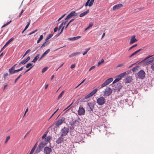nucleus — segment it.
I'll use <instances>...</instances> for the list:
<instances>
[{
    "label": "nucleus",
    "instance_id": "obj_1",
    "mask_svg": "<svg viewBox=\"0 0 154 154\" xmlns=\"http://www.w3.org/2000/svg\"><path fill=\"white\" fill-rule=\"evenodd\" d=\"M145 73L143 70H141L138 72L136 75V77L140 79H143L145 77Z\"/></svg>",
    "mask_w": 154,
    "mask_h": 154
},
{
    "label": "nucleus",
    "instance_id": "obj_2",
    "mask_svg": "<svg viewBox=\"0 0 154 154\" xmlns=\"http://www.w3.org/2000/svg\"><path fill=\"white\" fill-rule=\"evenodd\" d=\"M106 101V99L103 96L100 97L97 99V104L100 106L104 104Z\"/></svg>",
    "mask_w": 154,
    "mask_h": 154
},
{
    "label": "nucleus",
    "instance_id": "obj_3",
    "mask_svg": "<svg viewBox=\"0 0 154 154\" xmlns=\"http://www.w3.org/2000/svg\"><path fill=\"white\" fill-rule=\"evenodd\" d=\"M69 129L65 127L62 128L60 130V134L61 136H65L69 132Z\"/></svg>",
    "mask_w": 154,
    "mask_h": 154
},
{
    "label": "nucleus",
    "instance_id": "obj_4",
    "mask_svg": "<svg viewBox=\"0 0 154 154\" xmlns=\"http://www.w3.org/2000/svg\"><path fill=\"white\" fill-rule=\"evenodd\" d=\"M113 80V79L112 78H110L108 79L101 85V87H100V88H101L106 86V85H108L112 82Z\"/></svg>",
    "mask_w": 154,
    "mask_h": 154
},
{
    "label": "nucleus",
    "instance_id": "obj_5",
    "mask_svg": "<svg viewBox=\"0 0 154 154\" xmlns=\"http://www.w3.org/2000/svg\"><path fill=\"white\" fill-rule=\"evenodd\" d=\"M112 91L111 88L109 87L107 88L104 92V95L105 96H109L112 93Z\"/></svg>",
    "mask_w": 154,
    "mask_h": 154
},
{
    "label": "nucleus",
    "instance_id": "obj_6",
    "mask_svg": "<svg viewBox=\"0 0 154 154\" xmlns=\"http://www.w3.org/2000/svg\"><path fill=\"white\" fill-rule=\"evenodd\" d=\"M78 13H76L75 11H71L66 17L65 18V20H68L73 16H76L77 15Z\"/></svg>",
    "mask_w": 154,
    "mask_h": 154
},
{
    "label": "nucleus",
    "instance_id": "obj_7",
    "mask_svg": "<svg viewBox=\"0 0 154 154\" xmlns=\"http://www.w3.org/2000/svg\"><path fill=\"white\" fill-rule=\"evenodd\" d=\"M97 91V88H95L88 95H86L84 97V98L85 99H87L92 96Z\"/></svg>",
    "mask_w": 154,
    "mask_h": 154
},
{
    "label": "nucleus",
    "instance_id": "obj_8",
    "mask_svg": "<svg viewBox=\"0 0 154 154\" xmlns=\"http://www.w3.org/2000/svg\"><path fill=\"white\" fill-rule=\"evenodd\" d=\"M65 119L64 117H62L59 120L55 123V125L58 126L65 122Z\"/></svg>",
    "mask_w": 154,
    "mask_h": 154
},
{
    "label": "nucleus",
    "instance_id": "obj_9",
    "mask_svg": "<svg viewBox=\"0 0 154 154\" xmlns=\"http://www.w3.org/2000/svg\"><path fill=\"white\" fill-rule=\"evenodd\" d=\"M85 110L83 107L80 106L78 111V114L79 115H82L85 114Z\"/></svg>",
    "mask_w": 154,
    "mask_h": 154
},
{
    "label": "nucleus",
    "instance_id": "obj_10",
    "mask_svg": "<svg viewBox=\"0 0 154 154\" xmlns=\"http://www.w3.org/2000/svg\"><path fill=\"white\" fill-rule=\"evenodd\" d=\"M135 37L136 36L135 35H132L131 37L129 43L130 45L132 44L137 41V40L135 38Z\"/></svg>",
    "mask_w": 154,
    "mask_h": 154
},
{
    "label": "nucleus",
    "instance_id": "obj_11",
    "mask_svg": "<svg viewBox=\"0 0 154 154\" xmlns=\"http://www.w3.org/2000/svg\"><path fill=\"white\" fill-rule=\"evenodd\" d=\"M123 6V5L122 4H118L113 6L112 8V10L114 11H116Z\"/></svg>",
    "mask_w": 154,
    "mask_h": 154
},
{
    "label": "nucleus",
    "instance_id": "obj_12",
    "mask_svg": "<svg viewBox=\"0 0 154 154\" xmlns=\"http://www.w3.org/2000/svg\"><path fill=\"white\" fill-rule=\"evenodd\" d=\"M44 150L45 154H50L52 151V149L51 148L46 147L45 148Z\"/></svg>",
    "mask_w": 154,
    "mask_h": 154
},
{
    "label": "nucleus",
    "instance_id": "obj_13",
    "mask_svg": "<svg viewBox=\"0 0 154 154\" xmlns=\"http://www.w3.org/2000/svg\"><path fill=\"white\" fill-rule=\"evenodd\" d=\"M17 65V64H14L11 68L9 69L8 71L10 74H13L15 73V71L14 69Z\"/></svg>",
    "mask_w": 154,
    "mask_h": 154
},
{
    "label": "nucleus",
    "instance_id": "obj_14",
    "mask_svg": "<svg viewBox=\"0 0 154 154\" xmlns=\"http://www.w3.org/2000/svg\"><path fill=\"white\" fill-rule=\"evenodd\" d=\"M46 144L47 143L46 142H42L40 144L38 147L39 149L41 150V149L43 148L45 146Z\"/></svg>",
    "mask_w": 154,
    "mask_h": 154
},
{
    "label": "nucleus",
    "instance_id": "obj_15",
    "mask_svg": "<svg viewBox=\"0 0 154 154\" xmlns=\"http://www.w3.org/2000/svg\"><path fill=\"white\" fill-rule=\"evenodd\" d=\"M63 137V136H61L60 135V136L56 140V143L57 144L61 143L64 140V138Z\"/></svg>",
    "mask_w": 154,
    "mask_h": 154
},
{
    "label": "nucleus",
    "instance_id": "obj_16",
    "mask_svg": "<svg viewBox=\"0 0 154 154\" xmlns=\"http://www.w3.org/2000/svg\"><path fill=\"white\" fill-rule=\"evenodd\" d=\"M81 37L80 36H77V37H75L72 38H68L67 39L70 41H74L78 40Z\"/></svg>",
    "mask_w": 154,
    "mask_h": 154
},
{
    "label": "nucleus",
    "instance_id": "obj_17",
    "mask_svg": "<svg viewBox=\"0 0 154 154\" xmlns=\"http://www.w3.org/2000/svg\"><path fill=\"white\" fill-rule=\"evenodd\" d=\"M132 77L131 76H128L125 79V82L126 83H130L132 80Z\"/></svg>",
    "mask_w": 154,
    "mask_h": 154
},
{
    "label": "nucleus",
    "instance_id": "obj_18",
    "mask_svg": "<svg viewBox=\"0 0 154 154\" xmlns=\"http://www.w3.org/2000/svg\"><path fill=\"white\" fill-rule=\"evenodd\" d=\"M89 12V10H88L86 11L83 12V13L79 15V17H82L85 15H86Z\"/></svg>",
    "mask_w": 154,
    "mask_h": 154
},
{
    "label": "nucleus",
    "instance_id": "obj_19",
    "mask_svg": "<svg viewBox=\"0 0 154 154\" xmlns=\"http://www.w3.org/2000/svg\"><path fill=\"white\" fill-rule=\"evenodd\" d=\"M80 52H76L74 53L71 54L69 56V58L74 57L75 56H76L80 54Z\"/></svg>",
    "mask_w": 154,
    "mask_h": 154
},
{
    "label": "nucleus",
    "instance_id": "obj_20",
    "mask_svg": "<svg viewBox=\"0 0 154 154\" xmlns=\"http://www.w3.org/2000/svg\"><path fill=\"white\" fill-rule=\"evenodd\" d=\"M89 106L91 111H93L94 108V105L91 103H88L87 104Z\"/></svg>",
    "mask_w": 154,
    "mask_h": 154
},
{
    "label": "nucleus",
    "instance_id": "obj_21",
    "mask_svg": "<svg viewBox=\"0 0 154 154\" xmlns=\"http://www.w3.org/2000/svg\"><path fill=\"white\" fill-rule=\"evenodd\" d=\"M126 74V72H125L123 73L120 74L119 75L117 76V77H119L120 79L123 77L124 76H125Z\"/></svg>",
    "mask_w": 154,
    "mask_h": 154
},
{
    "label": "nucleus",
    "instance_id": "obj_22",
    "mask_svg": "<svg viewBox=\"0 0 154 154\" xmlns=\"http://www.w3.org/2000/svg\"><path fill=\"white\" fill-rule=\"evenodd\" d=\"M14 40V38H11L4 45V46H3L4 48L7 45H8L12 41Z\"/></svg>",
    "mask_w": 154,
    "mask_h": 154
},
{
    "label": "nucleus",
    "instance_id": "obj_23",
    "mask_svg": "<svg viewBox=\"0 0 154 154\" xmlns=\"http://www.w3.org/2000/svg\"><path fill=\"white\" fill-rule=\"evenodd\" d=\"M33 66H32V64L29 63L27 64L26 66V68H31V69L33 67Z\"/></svg>",
    "mask_w": 154,
    "mask_h": 154
},
{
    "label": "nucleus",
    "instance_id": "obj_24",
    "mask_svg": "<svg viewBox=\"0 0 154 154\" xmlns=\"http://www.w3.org/2000/svg\"><path fill=\"white\" fill-rule=\"evenodd\" d=\"M39 57V55L38 54L34 57L33 60L32 61V62L34 63L38 59Z\"/></svg>",
    "mask_w": 154,
    "mask_h": 154
},
{
    "label": "nucleus",
    "instance_id": "obj_25",
    "mask_svg": "<svg viewBox=\"0 0 154 154\" xmlns=\"http://www.w3.org/2000/svg\"><path fill=\"white\" fill-rule=\"evenodd\" d=\"M153 60H154V57L150 58V60L147 62L146 64H148L151 63H152Z\"/></svg>",
    "mask_w": 154,
    "mask_h": 154
},
{
    "label": "nucleus",
    "instance_id": "obj_26",
    "mask_svg": "<svg viewBox=\"0 0 154 154\" xmlns=\"http://www.w3.org/2000/svg\"><path fill=\"white\" fill-rule=\"evenodd\" d=\"M53 35V34L52 33L49 34L47 37L45 39V41H47L48 39L51 38Z\"/></svg>",
    "mask_w": 154,
    "mask_h": 154
},
{
    "label": "nucleus",
    "instance_id": "obj_27",
    "mask_svg": "<svg viewBox=\"0 0 154 154\" xmlns=\"http://www.w3.org/2000/svg\"><path fill=\"white\" fill-rule=\"evenodd\" d=\"M27 62L26 61V60H23L22 61H21V62H20L19 63V65H20L21 64L24 65L25 64H26Z\"/></svg>",
    "mask_w": 154,
    "mask_h": 154
},
{
    "label": "nucleus",
    "instance_id": "obj_28",
    "mask_svg": "<svg viewBox=\"0 0 154 154\" xmlns=\"http://www.w3.org/2000/svg\"><path fill=\"white\" fill-rule=\"evenodd\" d=\"M51 138V137L50 136H48L45 138V141L46 142H48L49 141Z\"/></svg>",
    "mask_w": 154,
    "mask_h": 154
},
{
    "label": "nucleus",
    "instance_id": "obj_29",
    "mask_svg": "<svg viewBox=\"0 0 154 154\" xmlns=\"http://www.w3.org/2000/svg\"><path fill=\"white\" fill-rule=\"evenodd\" d=\"M48 44V41H47L42 45L41 47H44L47 46Z\"/></svg>",
    "mask_w": 154,
    "mask_h": 154
},
{
    "label": "nucleus",
    "instance_id": "obj_30",
    "mask_svg": "<svg viewBox=\"0 0 154 154\" xmlns=\"http://www.w3.org/2000/svg\"><path fill=\"white\" fill-rule=\"evenodd\" d=\"M64 91H62L61 93L59 95L58 97V99H59L60 98H61L62 97V95L64 92Z\"/></svg>",
    "mask_w": 154,
    "mask_h": 154
},
{
    "label": "nucleus",
    "instance_id": "obj_31",
    "mask_svg": "<svg viewBox=\"0 0 154 154\" xmlns=\"http://www.w3.org/2000/svg\"><path fill=\"white\" fill-rule=\"evenodd\" d=\"M43 38V36L42 35H41L40 36V37L38 39V40L37 43H39L42 40Z\"/></svg>",
    "mask_w": 154,
    "mask_h": 154
},
{
    "label": "nucleus",
    "instance_id": "obj_32",
    "mask_svg": "<svg viewBox=\"0 0 154 154\" xmlns=\"http://www.w3.org/2000/svg\"><path fill=\"white\" fill-rule=\"evenodd\" d=\"M120 80V79H119V77H117V78L113 82L112 84H114L118 82Z\"/></svg>",
    "mask_w": 154,
    "mask_h": 154
},
{
    "label": "nucleus",
    "instance_id": "obj_33",
    "mask_svg": "<svg viewBox=\"0 0 154 154\" xmlns=\"http://www.w3.org/2000/svg\"><path fill=\"white\" fill-rule=\"evenodd\" d=\"M94 0H91V1L90 2H89V3L88 5V6L89 7H91L93 5L94 3Z\"/></svg>",
    "mask_w": 154,
    "mask_h": 154
},
{
    "label": "nucleus",
    "instance_id": "obj_34",
    "mask_svg": "<svg viewBox=\"0 0 154 154\" xmlns=\"http://www.w3.org/2000/svg\"><path fill=\"white\" fill-rule=\"evenodd\" d=\"M104 62V60L103 59H102L101 61L98 62L97 64V66H100L102 63Z\"/></svg>",
    "mask_w": 154,
    "mask_h": 154
},
{
    "label": "nucleus",
    "instance_id": "obj_35",
    "mask_svg": "<svg viewBox=\"0 0 154 154\" xmlns=\"http://www.w3.org/2000/svg\"><path fill=\"white\" fill-rule=\"evenodd\" d=\"M90 48H88V49H85V51L83 53V55H85L86 53H87V52L90 50Z\"/></svg>",
    "mask_w": 154,
    "mask_h": 154
},
{
    "label": "nucleus",
    "instance_id": "obj_36",
    "mask_svg": "<svg viewBox=\"0 0 154 154\" xmlns=\"http://www.w3.org/2000/svg\"><path fill=\"white\" fill-rule=\"evenodd\" d=\"M12 22V21L11 20L9 22H8L7 23L4 24L2 27V28L3 27H4L7 26L9 24H10L11 22Z\"/></svg>",
    "mask_w": 154,
    "mask_h": 154
},
{
    "label": "nucleus",
    "instance_id": "obj_37",
    "mask_svg": "<svg viewBox=\"0 0 154 154\" xmlns=\"http://www.w3.org/2000/svg\"><path fill=\"white\" fill-rule=\"evenodd\" d=\"M10 136H9L6 137V140L5 142V143L6 144L8 142V141L10 139Z\"/></svg>",
    "mask_w": 154,
    "mask_h": 154
},
{
    "label": "nucleus",
    "instance_id": "obj_38",
    "mask_svg": "<svg viewBox=\"0 0 154 154\" xmlns=\"http://www.w3.org/2000/svg\"><path fill=\"white\" fill-rule=\"evenodd\" d=\"M138 66H136L134 67L132 69V71L133 72H135L137 70Z\"/></svg>",
    "mask_w": 154,
    "mask_h": 154
},
{
    "label": "nucleus",
    "instance_id": "obj_39",
    "mask_svg": "<svg viewBox=\"0 0 154 154\" xmlns=\"http://www.w3.org/2000/svg\"><path fill=\"white\" fill-rule=\"evenodd\" d=\"M30 20H29V22H28V24L26 26H25V28H24L25 30H26L28 28V27L29 26V25L30 23Z\"/></svg>",
    "mask_w": 154,
    "mask_h": 154
},
{
    "label": "nucleus",
    "instance_id": "obj_40",
    "mask_svg": "<svg viewBox=\"0 0 154 154\" xmlns=\"http://www.w3.org/2000/svg\"><path fill=\"white\" fill-rule=\"evenodd\" d=\"M22 75V74H20L17 78V79H15V81H14V83H15L17 81V80L20 78V77H21V76Z\"/></svg>",
    "mask_w": 154,
    "mask_h": 154
},
{
    "label": "nucleus",
    "instance_id": "obj_41",
    "mask_svg": "<svg viewBox=\"0 0 154 154\" xmlns=\"http://www.w3.org/2000/svg\"><path fill=\"white\" fill-rule=\"evenodd\" d=\"M142 50V49H140L137 51H135V52H134V55H136V54H137L140 51Z\"/></svg>",
    "mask_w": 154,
    "mask_h": 154
},
{
    "label": "nucleus",
    "instance_id": "obj_42",
    "mask_svg": "<svg viewBox=\"0 0 154 154\" xmlns=\"http://www.w3.org/2000/svg\"><path fill=\"white\" fill-rule=\"evenodd\" d=\"M137 46V44H135L133 45H132V46H131V47L129 49V50H131V49H132V48Z\"/></svg>",
    "mask_w": 154,
    "mask_h": 154
},
{
    "label": "nucleus",
    "instance_id": "obj_43",
    "mask_svg": "<svg viewBox=\"0 0 154 154\" xmlns=\"http://www.w3.org/2000/svg\"><path fill=\"white\" fill-rule=\"evenodd\" d=\"M30 49H28V50L25 52L24 54V55L23 56V57H24L28 53L30 52Z\"/></svg>",
    "mask_w": 154,
    "mask_h": 154
},
{
    "label": "nucleus",
    "instance_id": "obj_44",
    "mask_svg": "<svg viewBox=\"0 0 154 154\" xmlns=\"http://www.w3.org/2000/svg\"><path fill=\"white\" fill-rule=\"evenodd\" d=\"M151 68L153 71H154V62H153L151 64Z\"/></svg>",
    "mask_w": 154,
    "mask_h": 154
},
{
    "label": "nucleus",
    "instance_id": "obj_45",
    "mask_svg": "<svg viewBox=\"0 0 154 154\" xmlns=\"http://www.w3.org/2000/svg\"><path fill=\"white\" fill-rule=\"evenodd\" d=\"M48 69L47 67H45L42 69V73L44 72Z\"/></svg>",
    "mask_w": 154,
    "mask_h": 154
},
{
    "label": "nucleus",
    "instance_id": "obj_46",
    "mask_svg": "<svg viewBox=\"0 0 154 154\" xmlns=\"http://www.w3.org/2000/svg\"><path fill=\"white\" fill-rule=\"evenodd\" d=\"M90 0H88L87 2H86L85 4V6L87 7L88 6L89 3L90 2Z\"/></svg>",
    "mask_w": 154,
    "mask_h": 154
},
{
    "label": "nucleus",
    "instance_id": "obj_47",
    "mask_svg": "<svg viewBox=\"0 0 154 154\" xmlns=\"http://www.w3.org/2000/svg\"><path fill=\"white\" fill-rule=\"evenodd\" d=\"M64 26L62 27V29H61V32H60L57 35V36H58L59 35H60V34H61V33L62 32V31H63V29H64Z\"/></svg>",
    "mask_w": 154,
    "mask_h": 154
},
{
    "label": "nucleus",
    "instance_id": "obj_48",
    "mask_svg": "<svg viewBox=\"0 0 154 154\" xmlns=\"http://www.w3.org/2000/svg\"><path fill=\"white\" fill-rule=\"evenodd\" d=\"M63 26V23H62L59 27L58 30L60 29L62 27V28Z\"/></svg>",
    "mask_w": 154,
    "mask_h": 154
},
{
    "label": "nucleus",
    "instance_id": "obj_49",
    "mask_svg": "<svg viewBox=\"0 0 154 154\" xmlns=\"http://www.w3.org/2000/svg\"><path fill=\"white\" fill-rule=\"evenodd\" d=\"M95 66H93L92 67H91L90 69H89L88 71H90L91 70L94 69L95 68Z\"/></svg>",
    "mask_w": 154,
    "mask_h": 154
},
{
    "label": "nucleus",
    "instance_id": "obj_50",
    "mask_svg": "<svg viewBox=\"0 0 154 154\" xmlns=\"http://www.w3.org/2000/svg\"><path fill=\"white\" fill-rule=\"evenodd\" d=\"M93 25V24L92 23H91L89 24L88 28H89L90 27H92Z\"/></svg>",
    "mask_w": 154,
    "mask_h": 154
},
{
    "label": "nucleus",
    "instance_id": "obj_51",
    "mask_svg": "<svg viewBox=\"0 0 154 154\" xmlns=\"http://www.w3.org/2000/svg\"><path fill=\"white\" fill-rule=\"evenodd\" d=\"M50 51V49H48L44 53L46 55L47 54H48Z\"/></svg>",
    "mask_w": 154,
    "mask_h": 154
},
{
    "label": "nucleus",
    "instance_id": "obj_52",
    "mask_svg": "<svg viewBox=\"0 0 154 154\" xmlns=\"http://www.w3.org/2000/svg\"><path fill=\"white\" fill-rule=\"evenodd\" d=\"M123 65H124L122 63H121V64H119L117 66V67L118 68V67H119L122 66Z\"/></svg>",
    "mask_w": 154,
    "mask_h": 154
},
{
    "label": "nucleus",
    "instance_id": "obj_53",
    "mask_svg": "<svg viewBox=\"0 0 154 154\" xmlns=\"http://www.w3.org/2000/svg\"><path fill=\"white\" fill-rule=\"evenodd\" d=\"M46 135H47V134H44V135L42 137V139H43L45 138L46 137Z\"/></svg>",
    "mask_w": 154,
    "mask_h": 154
},
{
    "label": "nucleus",
    "instance_id": "obj_54",
    "mask_svg": "<svg viewBox=\"0 0 154 154\" xmlns=\"http://www.w3.org/2000/svg\"><path fill=\"white\" fill-rule=\"evenodd\" d=\"M31 69V68H29L28 69H27L24 73V75L26 72H27L28 71H29Z\"/></svg>",
    "mask_w": 154,
    "mask_h": 154
},
{
    "label": "nucleus",
    "instance_id": "obj_55",
    "mask_svg": "<svg viewBox=\"0 0 154 154\" xmlns=\"http://www.w3.org/2000/svg\"><path fill=\"white\" fill-rule=\"evenodd\" d=\"M34 150H34L33 149H31V150L30 152L29 153V154H32V153L34 152Z\"/></svg>",
    "mask_w": 154,
    "mask_h": 154
},
{
    "label": "nucleus",
    "instance_id": "obj_56",
    "mask_svg": "<svg viewBox=\"0 0 154 154\" xmlns=\"http://www.w3.org/2000/svg\"><path fill=\"white\" fill-rule=\"evenodd\" d=\"M23 10H22L21 11V12H20V14L19 15V17L20 18V17H21V16L22 15V13H23Z\"/></svg>",
    "mask_w": 154,
    "mask_h": 154
},
{
    "label": "nucleus",
    "instance_id": "obj_57",
    "mask_svg": "<svg viewBox=\"0 0 154 154\" xmlns=\"http://www.w3.org/2000/svg\"><path fill=\"white\" fill-rule=\"evenodd\" d=\"M75 67V64H72L71 66V68L72 69Z\"/></svg>",
    "mask_w": 154,
    "mask_h": 154
},
{
    "label": "nucleus",
    "instance_id": "obj_58",
    "mask_svg": "<svg viewBox=\"0 0 154 154\" xmlns=\"http://www.w3.org/2000/svg\"><path fill=\"white\" fill-rule=\"evenodd\" d=\"M57 29H58V28L57 27L55 28L54 29V32H57Z\"/></svg>",
    "mask_w": 154,
    "mask_h": 154
},
{
    "label": "nucleus",
    "instance_id": "obj_59",
    "mask_svg": "<svg viewBox=\"0 0 154 154\" xmlns=\"http://www.w3.org/2000/svg\"><path fill=\"white\" fill-rule=\"evenodd\" d=\"M64 63H63V64H61L60 66L56 70V71H57L58 70V69L61 68L62 66H63V65Z\"/></svg>",
    "mask_w": 154,
    "mask_h": 154
},
{
    "label": "nucleus",
    "instance_id": "obj_60",
    "mask_svg": "<svg viewBox=\"0 0 154 154\" xmlns=\"http://www.w3.org/2000/svg\"><path fill=\"white\" fill-rule=\"evenodd\" d=\"M30 59V57H28L27 58L26 60V61L28 62Z\"/></svg>",
    "mask_w": 154,
    "mask_h": 154
},
{
    "label": "nucleus",
    "instance_id": "obj_61",
    "mask_svg": "<svg viewBox=\"0 0 154 154\" xmlns=\"http://www.w3.org/2000/svg\"><path fill=\"white\" fill-rule=\"evenodd\" d=\"M143 9V8H140L137 9V11H140Z\"/></svg>",
    "mask_w": 154,
    "mask_h": 154
},
{
    "label": "nucleus",
    "instance_id": "obj_62",
    "mask_svg": "<svg viewBox=\"0 0 154 154\" xmlns=\"http://www.w3.org/2000/svg\"><path fill=\"white\" fill-rule=\"evenodd\" d=\"M37 31V29H36L35 30H34V31H32L31 32L32 33V34H33V33H35V32H36Z\"/></svg>",
    "mask_w": 154,
    "mask_h": 154
},
{
    "label": "nucleus",
    "instance_id": "obj_63",
    "mask_svg": "<svg viewBox=\"0 0 154 154\" xmlns=\"http://www.w3.org/2000/svg\"><path fill=\"white\" fill-rule=\"evenodd\" d=\"M152 56H149L147 57L146 58H145V59H147L148 58H149L150 57H151Z\"/></svg>",
    "mask_w": 154,
    "mask_h": 154
},
{
    "label": "nucleus",
    "instance_id": "obj_64",
    "mask_svg": "<svg viewBox=\"0 0 154 154\" xmlns=\"http://www.w3.org/2000/svg\"><path fill=\"white\" fill-rule=\"evenodd\" d=\"M70 23H69V22L66 25V26H65V29H66L67 27L68 26H69V24H70Z\"/></svg>",
    "mask_w": 154,
    "mask_h": 154
}]
</instances>
